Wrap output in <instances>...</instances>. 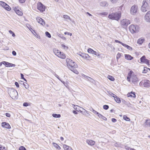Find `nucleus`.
<instances>
[{
    "mask_svg": "<svg viewBox=\"0 0 150 150\" xmlns=\"http://www.w3.org/2000/svg\"><path fill=\"white\" fill-rule=\"evenodd\" d=\"M66 61L67 65L69 68L75 73L77 74L78 71L75 69V68L76 67L77 65L74 62L68 58L66 59Z\"/></svg>",
    "mask_w": 150,
    "mask_h": 150,
    "instance_id": "nucleus-1",
    "label": "nucleus"
},
{
    "mask_svg": "<svg viewBox=\"0 0 150 150\" xmlns=\"http://www.w3.org/2000/svg\"><path fill=\"white\" fill-rule=\"evenodd\" d=\"M121 17V13L120 12L112 13L110 14L108 18L112 20L118 21Z\"/></svg>",
    "mask_w": 150,
    "mask_h": 150,
    "instance_id": "nucleus-2",
    "label": "nucleus"
},
{
    "mask_svg": "<svg viewBox=\"0 0 150 150\" xmlns=\"http://www.w3.org/2000/svg\"><path fill=\"white\" fill-rule=\"evenodd\" d=\"M8 93L10 97L13 99H16L18 98V92L14 89L9 88L8 89Z\"/></svg>",
    "mask_w": 150,
    "mask_h": 150,
    "instance_id": "nucleus-3",
    "label": "nucleus"
},
{
    "mask_svg": "<svg viewBox=\"0 0 150 150\" xmlns=\"http://www.w3.org/2000/svg\"><path fill=\"white\" fill-rule=\"evenodd\" d=\"M149 6L147 0H144L142 2L141 10L143 12H146L149 9Z\"/></svg>",
    "mask_w": 150,
    "mask_h": 150,
    "instance_id": "nucleus-4",
    "label": "nucleus"
},
{
    "mask_svg": "<svg viewBox=\"0 0 150 150\" xmlns=\"http://www.w3.org/2000/svg\"><path fill=\"white\" fill-rule=\"evenodd\" d=\"M129 30L132 33L138 32L139 30V27L137 25H131L129 27Z\"/></svg>",
    "mask_w": 150,
    "mask_h": 150,
    "instance_id": "nucleus-5",
    "label": "nucleus"
},
{
    "mask_svg": "<svg viewBox=\"0 0 150 150\" xmlns=\"http://www.w3.org/2000/svg\"><path fill=\"white\" fill-rule=\"evenodd\" d=\"M130 23V21L127 19H124L121 21L120 24L123 28H125Z\"/></svg>",
    "mask_w": 150,
    "mask_h": 150,
    "instance_id": "nucleus-6",
    "label": "nucleus"
},
{
    "mask_svg": "<svg viewBox=\"0 0 150 150\" xmlns=\"http://www.w3.org/2000/svg\"><path fill=\"white\" fill-rule=\"evenodd\" d=\"M133 73L132 71H130L128 74L129 76H131V79L132 82H137L138 81V79L136 75L132 74Z\"/></svg>",
    "mask_w": 150,
    "mask_h": 150,
    "instance_id": "nucleus-7",
    "label": "nucleus"
},
{
    "mask_svg": "<svg viewBox=\"0 0 150 150\" xmlns=\"http://www.w3.org/2000/svg\"><path fill=\"white\" fill-rule=\"evenodd\" d=\"M138 10V6L137 5H134L132 6L130 9V13L132 15H135L137 12Z\"/></svg>",
    "mask_w": 150,
    "mask_h": 150,
    "instance_id": "nucleus-8",
    "label": "nucleus"
},
{
    "mask_svg": "<svg viewBox=\"0 0 150 150\" xmlns=\"http://www.w3.org/2000/svg\"><path fill=\"white\" fill-rule=\"evenodd\" d=\"M143 83V86L146 88L150 87V81L148 80H145L142 82H140V84H142Z\"/></svg>",
    "mask_w": 150,
    "mask_h": 150,
    "instance_id": "nucleus-9",
    "label": "nucleus"
},
{
    "mask_svg": "<svg viewBox=\"0 0 150 150\" xmlns=\"http://www.w3.org/2000/svg\"><path fill=\"white\" fill-rule=\"evenodd\" d=\"M37 8L40 11L43 12L45 10V6L41 3L39 2L37 4Z\"/></svg>",
    "mask_w": 150,
    "mask_h": 150,
    "instance_id": "nucleus-10",
    "label": "nucleus"
},
{
    "mask_svg": "<svg viewBox=\"0 0 150 150\" xmlns=\"http://www.w3.org/2000/svg\"><path fill=\"white\" fill-rule=\"evenodd\" d=\"M140 60L142 62L145 63L146 64L149 65V60L146 58L144 56H142L140 58Z\"/></svg>",
    "mask_w": 150,
    "mask_h": 150,
    "instance_id": "nucleus-11",
    "label": "nucleus"
},
{
    "mask_svg": "<svg viewBox=\"0 0 150 150\" xmlns=\"http://www.w3.org/2000/svg\"><path fill=\"white\" fill-rule=\"evenodd\" d=\"M145 21L148 22H150V11H148L144 16Z\"/></svg>",
    "mask_w": 150,
    "mask_h": 150,
    "instance_id": "nucleus-12",
    "label": "nucleus"
},
{
    "mask_svg": "<svg viewBox=\"0 0 150 150\" xmlns=\"http://www.w3.org/2000/svg\"><path fill=\"white\" fill-rule=\"evenodd\" d=\"M36 19L38 23L41 24L42 25H45V23L44 20L39 17L36 18Z\"/></svg>",
    "mask_w": 150,
    "mask_h": 150,
    "instance_id": "nucleus-13",
    "label": "nucleus"
},
{
    "mask_svg": "<svg viewBox=\"0 0 150 150\" xmlns=\"http://www.w3.org/2000/svg\"><path fill=\"white\" fill-rule=\"evenodd\" d=\"M2 126L7 129H10L11 127L9 124L6 122H3L2 123Z\"/></svg>",
    "mask_w": 150,
    "mask_h": 150,
    "instance_id": "nucleus-14",
    "label": "nucleus"
},
{
    "mask_svg": "<svg viewBox=\"0 0 150 150\" xmlns=\"http://www.w3.org/2000/svg\"><path fill=\"white\" fill-rule=\"evenodd\" d=\"M57 56L62 59H64L66 58V56L64 53L60 51L59 52V54H57Z\"/></svg>",
    "mask_w": 150,
    "mask_h": 150,
    "instance_id": "nucleus-15",
    "label": "nucleus"
},
{
    "mask_svg": "<svg viewBox=\"0 0 150 150\" xmlns=\"http://www.w3.org/2000/svg\"><path fill=\"white\" fill-rule=\"evenodd\" d=\"M86 143L91 146H93L95 144V142L91 140L87 139L86 141Z\"/></svg>",
    "mask_w": 150,
    "mask_h": 150,
    "instance_id": "nucleus-16",
    "label": "nucleus"
},
{
    "mask_svg": "<svg viewBox=\"0 0 150 150\" xmlns=\"http://www.w3.org/2000/svg\"><path fill=\"white\" fill-rule=\"evenodd\" d=\"M79 55L84 59H88L90 57L89 55L87 54L82 53L81 54H79Z\"/></svg>",
    "mask_w": 150,
    "mask_h": 150,
    "instance_id": "nucleus-17",
    "label": "nucleus"
},
{
    "mask_svg": "<svg viewBox=\"0 0 150 150\" xmlns=\"http://www.w3.org/2000/svg\"><path fill=\"white\" fill-rule=\"evenodd\" d=\"M108 5V3L106 1H103L100 3V5L102 6H107Z\"/></svg>",
    "mask_w": 150,
    "mask_h": 150,
    "instance_id": "nucleus-18",
    "label": "nucleus"
},
{
    "mask_svg": "<svg viewBox=\"0 0 150 150\" xmlns=\"http://www.w3.org/2000/svg\"><path fill=\"white\" fill-rule=\"evenodd\" d=\"M4 63H5V65L6 67H12L15 66V64L10 63L7 62H4Z\"/></svg>",
    "mask_w": 150,
    "mask_h": 150,
    "instance_id": "nucleus-19",
    "label": "nucleus"
},
{
    "mask_svg": "<svg viewBox=\"0 0 150 150\" xmlns=\"http://www.w3.org/2000/svg\"><path fill=\"white\" fill-rule=\"evenodd\" d=\"M127 96L128 97H131L134 98L136 97V96L134 92H131L130 93H129L127 94Z\"/></svg>",
    "mask_w": 150,
    "mask_h": 150,
    "instance_id": "nucleus-20",
    "label": "nucleus"
},
{
    "mask_svg": "<svg viewBox=\"0 0 150 150\" xmlns=\"http://www.w3.org/2000/svg\"><path fill=\"white\" fill-rule=\"evenodd\" d=\"M145 125L146 127H150V120H146L145 122Z\"/></svg>",
    "mask_w": 150,
    "mask_h": 150,
    "instance_id": "nucleus-21",
    "label": "nucleus"
},
{
    "mask_svg": "<svg viewBox=\"0 0 150 150\" xmlns=\"http://www.w3.org/2000/svg\"><path fill=\"white\" fill-rule=\"evenodd\" d=\"M125 58L127 60H131L133 59V57L129 54H125Z\"/></svg>",
    "mask_w": 150,
    "mask_h": 150,
    "instance_id": "nucleus-22",
    "label": "nucleus"
},
{
    "mask_svg": "<svg viewBox=\"0 0 150 150\" xmlns=\"http://www.w3.org/2000/svg\"><path fill=\"white\" fill-rule=\"evenodd\" d=\"M144 39L143 38H139V39L137 41V43L139 45H142L143 42L144 41Z\"/></svg>",
    "mask_w": 150,
    "mask_h": 150,
    "instance_id": "nucleus-23",
    "label": "nucleus"
},
{
    "mask_svg": "<svg viewBox=\"0 0 150 150\" xmlns=\"http://www.w3.org/2000/svg\"><path fill=\"white\" fill-rule=\"evenodd\" d=\"M122 45L124 47L127 48V49L129 50H132V47L124 43L122 44Z\"/></svg>",
    "mask_w": 150,
    "mask_h": 150,
    "instance_id": "nucleus-24",
    "label": "nucleus"
},
{
    "mask_svg": "<svg viewBox=\"0 0 150 150\" xmlns=\"http://www.w3.org/2000/svg\"><path fill=\"white\" fill-rule=\"evenodd\" d=\"M115 100V101L116 102L118 103H120L121 102V100L120 99L117 97L116 96H115L114 98Z\"/></svg>",
    "mask_w": 150,
    "mask_h": 150,
    "instance_id": "nucleus-25",
    "label": "nucleus"
},
{
    "mask_svg": "<svg viewBox=\"0 0 150 150\" xmlns=\"http://www.w3.org/2000/svg\"><path fill=\"white\" fill-rule=\"evenodd\" d=\"M100 118L102 119L103 120H107V118L104 116H103L102 115L100 114L98 115V116Z\"/></svg>",
    "mask_w": 150,
    "mask_h": 150,
    "instance_id": "nucleus-26",
    "label": "nucleus"
},
{
    "mask_svg": "<svg viewBox=\"0 0 150 150\" xmlns=\"http://www.w3.org/2000/svg\"><path fill=\"white\" fill-rule=\"evenodd\" d=\"M53 51L54 54L57 56V54H59V50H57L56 49H54Z\"/></svg>",
    "mask_w": 150,
    "mask_h": 150,
    "instance_id": "nucleus-27",
    "label": "nucleus"
},
{
    "mask_svg": "<svg viewBox=\"0 0 150 150\" xmlns=\"http://www.w3.org/2000/svg\"><path fill=\"white\" fill-rule=\"evenodd\" d=\"M52 116L53 117L55 118H59L61 117V115L59 114H53Z\"/></svg>",
    "mask_w": 150,
    "mask_h": 150,
    "instance_id": "nucleus-28",
    "label": "nucleus"
},
{
    "mask_svg": "<svg viewBox=\"0 0 150 150\" xmlns=\"http://www.w3.org/2000/svg\"><path fill=\"white\" fill-rule=\"evenodd\" d=\"M53 145L57 149H61L60 147L56 143H53Z\"/></svg>",
    "mask_w": 150,
    "mask_h": 150,
    "instance_id": "nucleus-29",
    "label": "nucleus"
},
{
    "mask_svg": "<svg viewBox=\"0 0 150 150\" xmlns=\"http://www.w3.org/2000/svg\"><path fill=\"white\" fill-rule=\"evenodd\" d=\"M16 13L18 15L21 16L23 15V13L18 10L16 11Z\"/></svg>",
    "mask_w": 150,
    "mask_h": 150,
    "instance_id": "nucleus-30",
    "label": "nucleus"
},
{
    "mask_svg": "<svg viewBox=\"0 0 150 150\" xmlns=\"http://www.w3.org/2000/svg\"><path fill=\"white\" fill-rule=\"evenodd\" d=\"M4 8L8 11H9L11 9L10 7L7 4H6V7Z\"/></svg>",
    "mask_w": 150,
    "mask_h": 150,
    "instance_id": "nucleus-31",
    "label": "nucleus"
},
{
    "mask_svg": "<svg viewBox=\"0 0 150 150\" xmlns=\"http://www.w3.org/2000/svg\"><path fill=\"white\" fill-rule=\"evenodd\" d=\"M107 92L109 95L113 97L114 98L115 97V96H116L112 93L110 91H108Z\"/></svg>",
    "mask_w": 150,
    "mask_h": 150,
    "instance_id": "nucleus-32",
    "label": "nucleus"
},
{
    "mask_svg": "<svg viewBox=\"0 0 150 150\" xmlns=\"http://www.w3.org/2000/svg\"><path fill=\"white\" fill-rule=\"evenodd\" d=\"M108 12H103L101 13H99V15L100 16H106L108 14Z\"/></svg>",
    "mask_w": 150,
    "mask_h": 150,
    "instance_id": "nucleus-33",
    "label": "nucleus"
},
{
    "mask_svg": "<svg viewBox=\"0 0 150 150\" xmlns=\"http://www.w3.org/2000/svg\"><path fill=\"white\" fill-rule=\"evenodd\" d=\"M123 118L127 121H129L130 120V119L125 115L123 116Z\"/></svg>",
    "mask_w": 150,
    "mask_h": 150,
    "instance_id": "nucleus-34",
    "label": "nucleus"
},
{
    "mask_svg": "<svg viewBox=\"0 0 150 150\" xmlns=\"http://www.w3.org/2000/svg\"><path fill=\"white\" fill-rule=\"evenodd\" d=\"M108 78L111 81H114L115 80L114 78L112 76H108Z\"/></svg>",
    "mask_w": 150,
    "mask_h": 150,
    "instance_id": "nucleus-35",
    "label": "nucleus"
},
{
    "mask_svg": "<svg viewBox=\"0 0 150 150\" xmlns=\"http://www.w3.org/2000/svg\"><path fill=\"white\" fill-rule=\"evenodd\" d=\"M63 18L66 19H69L71 20L70 17L67 15H64L63 16Z\"/></svg>",
    "mask_w": 150,
    "mask_h": 150,
    "instance_id": "nucleus-36",
    "label": "nucleus"
},
{
    "mask_svg": "<svg viewBox=\"0 0 150 150\" xmlns=\"http://www.w3.org/2000/svg\"><path fill=\"white\" fill-rule=\"evenodd\" d=\"M6 3L3 1H0V5L3 7L4 6V5H6Z\"/></svg>",
    "mask_w": 150,
    "mask_h": 150,
    "instance_id": "nucleus-37",
    "label": "nucleus"
},
{
    "mask_svg": "<svg viewBox=\"0 0 150 150\" xmlns=\"http://www.w3.org/2000/svg\"><path fill=\"white\" fill-rule=\"evenodd\" d=\"M92 54H94L97 56H100V54L99 53L96 51H95L94 50Z\"/></svg>",
    "mask_w": 150,
    "mask_h": 150,
    "instance_id": "nucleus-38",
    "label": "nucleus"
},
{
    "mask_svg": "<svg viewBox=\"0 0 150 150\" xmlns=\"http://www.w3.org/2000/svg\"><path fill=\"white\" fill-rule=\"evenodd\" d=\"M69 147V146H67L65 144H64L63 146V148L65 150H67V149Z\"/></svg>",
    "mask_w": 150,
    "mask_h": 150,
    "instance_id": "nucleus-39",
    "label": "nucleus"
},
{
    "mask_svg": "<svg viewBox=\"0 0 150 150\" xmlns=\"http://www.w3.org/2000/svg\"><path fill=\"white\" fill-rule=\"evenodd\" d=\"M45 33L46 35L49 38H50L51 37V35L48 32L46 31L45 32Z\"/></svg>",
    "mask_w": 150,
    "mask_h": 150,
    "instance_id": "nucleus-40",
    "label": "nucleus"
},
{
    "mask_svg": "<svg viewBox=\"0 0 150 150\" xmlns=\"http://www.w3.org/2000/svg\"><path fill=\"white\" fill-rule=\"evenodd\" d=\"M62 46L63 48L65 49V50H67L68 49V47L66 46L64 44H62Z\"/></svg>",
    "mask_w": 150,
    "mask_h": 150,
    "instance_id": "nucleus-41",
    "label": "nucleus"
},
{
    "mask_svg": "<svg viewBox=\"0 0 150 150\" xmlns=\"http://www.w3.org/2000/svg\"><path fill=\"white\" fill-rule=\"evenodd\" d=\"M146 68H147L144 67V70L142 71V73H146L147 71H148L149 70L146 69Z\"/></svg>",
    "mask_w": 150,
    "mask_h": 150,
    "instance_id": "nucleus-42",
    "label": "nucleus"
},
{
    "mask_svg": "<svg viewBox=\"0 0 150 150\" xmlns=\"http://www.w3.org/2000/svg\"><path fill=\"white\" fill-rule=\"evenodd\" d=\"M92 111L94 114L98 115H98L100 114L99 113L97 112L96 111L93 109V108H92Z\"/></svg>",
    "mask_w": 150,
    "mask_h": 150,
    "instance_id": "nucleus-43",
    "label": "nucleus"
},
{
    "mask_svg": "<svg viewBox=\"0 0 150 150\" xmlns=\"http://www.w3.org/2000/svg\"><path fill=\"white\" fill-rule=\"evenodd\" d=\"M86 80H88V81H90L91 82H93V79L89 77L88 76L87 77V79H86Z\"/></svg>",
    "mask_w": 150,
    "mask_h": 150,
    "instance_id": "nucleus-44",
    "label": "nucleus"
},
{
    "mask_svg": "<svg viewBox=\"0 0 150 150\" xmlns=\"http://www.w3.org/2000/svg\"><path fill=\"white\" fill-rule=\"evenodd\" d=\"M94 50L91 48H89L88 50V52L89 53L92 54Z\"/></svg>",
    "mask_w": 150,
    "mask_h": 150,
    "instance_id": "nucleus-45",
    "label": "nucleus"
},
{
    "mask_svg": "<svg viewBox=\"0 0 150 150\" xmlns=\"http://www.w3.org/2000/svg\"><path fill=\"white\" fill-rule=\"evenodd\" d=\"M121 54L119 53H118L117 55L116 58L117 60H118V59H119L121 57Z\"/></svg>",
    "mask_w": 150,
    "mask_h": 150,
    "instance_id": "nucleus-46",
    "label": "nucleus"
},
{
    "mask_svg": "<svg viewBox=\"0 0 150 150\" xmlns=\"http://www.w3.org/2000/svg\"><path fill=\"white\" fill-rule=\"evenodd\" d=\"M103 108L104 109L107 110L109 108V106L107 105H105L103 106Z\"/></svg>",
    "mask_w": 150,
    "mask_h": 150,
    "instance_id": "nucleus-47",
    "label": "nucleus"
},
{
    "mask_svg": "<svg viewBox=\"0 0 150 150\" xmlns=\"http://www.w3.org/2000/svg\"><path fill=\"white\" fill-rule=\"evenodd\" d=\"M19 150H26V149L23 146H21L19 148Z\"/></svg>",
    "mask_w": 150,
    "mask_h": 150,
    "instance_id": "nucleus-48",
    "label": "nucleus"
},
{
    "mask_svg": "<svg viewBox=\"0 0 150 150\" xmlns=\"http://www.w3.org/2000/svg\"><path fill=\"white\" fill-rule=\"evenodd\" d=\"M64 34H65V35H69L70 36H71L72 35V34L71 33H69V32H65L64 33Z\"/></svg>",
    "mask_w": 150,
    "mask_h": 150,
    "instance_id": "nucleus-49",
    "label": "nucleus"
},
{
    "mask_svg": "<svg viewBox=\"0 0 150 150\" xmlns=\"http://www.w3.org/2000/svg\"><path fill=\"white\" fill-rule=\"evenodd\" d=\"M125 148L126 150H133L134 149L131 148L127 147L126 146L125 147Z\"/></svg>",
    "mask_w": 150,
    "mask_h": 150,
    "instance_id": "nucleus-50",
    "label": "nucleus"
},
{
    "mask_svg": "<svg viewBox=\"0 0 150 150\" xmlns=\"http://www.w3.org/2000/svg\"><path fill=\"white\" fill-rule=\"evenodd\" d=\"M79 107V106H77V105H74L73 108H74V109L76 110L77 111V109H78V108Z\"/></svg>",
    "mask_w": 150,
    "mask_h": 150,
    "instance_id": "nucleus-51",
    "label": "nucleus"
},
{
    "mask_svg": "<svg viewBox=\"0 0 150 150\" xmlns=\"http://www.w3.org/2000/svg\"><path fill=\"white\" fill-rule=\"evenodd\" d=\"M24 85L25 88L26 89L28 88L29 87V86L27 83L26 84H24Z\"/></svg>",
    "mask_w": 150,
    "mask_h": 150,
    "instance_id": "nucleus-52",
    "label": "nucleus"
},
{
    "mask_svg": "<svg viewBox=\"0 0 150 150\" xmlns=\"http://www.w3.org/2000/svg\"><path fill=\"white\" fill-rule=\"evenodd\" d=\"M6 115L8 117H10L11 116L10 114L8 112L6 113Z\"/></svg>",
    "mask_w": 150,
    "mask_h": 150,
    "instance_id": "nucleus-53",
    "label": "nucleus"
},
{
    "mask_svg": "<svg viewBox=\"0 0 150 150\" xmlns=\"http://www.w3.org/2000/svg\"><path fill=\"white\" fill-rule=\"evenodd\" d=\"M18 1L20 3H23L25 2V0H18Z\"/></svg>",
    "mask_w": 150,
    "mask_h": 150,
    "instance_id": "nucleus-54",
    "label": "nucleus"
},
{
    "mask_svg": "<svg viewBox=\"0 0 150 150\" xmlns=\"http://www.w3.org/2000/svg\"><path fill=\"white\" fill-rule=\"evenodd\" d=\"M110 1L113 3H115L117 2V0H110Z\"/></svg>",
    "mask_w": 150,
    "mask_h": 150,
    "instance_id": "nucleus-55",
    "label": "nucleus"
},
{
    "mask_svg": "<svg viewBox=\"0 0 150 150\" xmlns=\"http://www.w3.org/2000/svg\"><path fill=\"white\" fill-rule=\"evenodd\" d=\"M115 42H117V43H119L121 44L122 45V44H124L123 43H122V42L117 40H115Z\"/></svg>",
    "mask_w": 150,
    "mask_h": 150,
    "instance_id": "nucleus-56",
    "label": "nucleus"
},
{
    "mask_svg": "<svg viewBox=\"0 0 150 150\" xmlns=\"http://www.w3.org/2000/svg\"><path fill=\"white\" fill-rule=\"evenodd\" d=\"M15 84L16 85V86L18 88L19 87V84L17 82H16L15 83Z\"/></svg>",
    "mask_w": 150,
    "mask_h": 150,
    "instance_id": "nucleus-57",
    "label": "nucleus"
},
{
    "mask_svg": "<svg viewBox=\"0 0 150 150\" xmlns=\"http://www.w3.org/2000/svg\"><path fill=\"white\" fill-rule=\"evenodd\" d=\"M112 121L113 122H115L117 121V120L115 118H113L112 119Z\"/></svg>",
    "mask_w": 150,
    "mask_h": 150,
    "instance_id": "nucleus-58",
    "label": "nucleus"
},
{
    "mask_svg": "<svg viewBox=\"0 0 150 150\" xmlns=\"http://www.w3.org/2000/svg\"><path fill=\"white\" fill-rule=\"evenodd\" d=\"M131 79V76H128L127 77V80L129 81H130Z\"/></svg>",
    "mask_w": 150,
    "mask_h": 150,
    "instance_id": "nucleus-59",
    "label": "nucleus"
},
{
    "mask_svg": "<svg viewBox=\"0 0 150 150\" xmlns=\"http://www.w3.org/2000/svg\"><path fill=\"white\" fill-rule=\"evenodd\" d=\"M28 105V103H24L23 104V106H24L26 107Z\"/></svg>",
    "mask_w": 150,
    "mask_h": 150,
    "instance_id": "nucleus-60",
    "label": "nucleus"
},
{
    "mask_svg": "<svg viewBox=\"0 0 150 150\" xmlns=\"http://www.w3.org/2000/svg\"><path fill=\"white\" fill-rule=\"evenodd\" d=\"M12 54L14 55V56H16V52L14 51H13L12 52Z\"/></svg>",
    "mask_w": 150,
    "mask_h": 150,
    "instance_id": "nucleus-61",
    "label": "nucleus"
},
{
    "mask_svg": "<svg viewBox=\"0 0 150 150\" xmlns=\"http://www.w3.org/2000/svg\"><path fill=\"white\" fill-rule=\"evenodd\" d=\"M82 76H83V77H84V78L86 79H87V77H88V76H87L84 74H82Z\"/></svg>",
    "mask_w": 150,
    "mask_h": 150,
    "instance_id": "nucleus-62",
    "label": "nucleus"
},
{
    "mask_svg": "<svg viewBox=\"0 0 150 150\" xmlns=\"http://www.w3.org/2000/svg\"><path fill=\"white\" fill-rule=\"evenodd\" d=\"M55 76L59 80H60V79H59V76L57 75V74H55Z\"/></svg>",
    "mask_w": 150,
    "mask_h": 150,
    "instance_id": "nucleus-63",
    "label": "nucleus"
},
{
    "mask_svg": "<svg viewBox=\"0 0 150 150\" xmlns=\"http://www.w3.org/2000/svg\"><path fill=\"white\" fill-rule=\"evenodd\" d=\"M73 112L74 113L76 114H77L78 113V112L76 111L75 110H73Z\"/></svg>",
    "mask_w": 150,
    "mask_h": 150,
    "instance_id": "nucleus-64",
    "label": "nucleus"
}]
</instances>
